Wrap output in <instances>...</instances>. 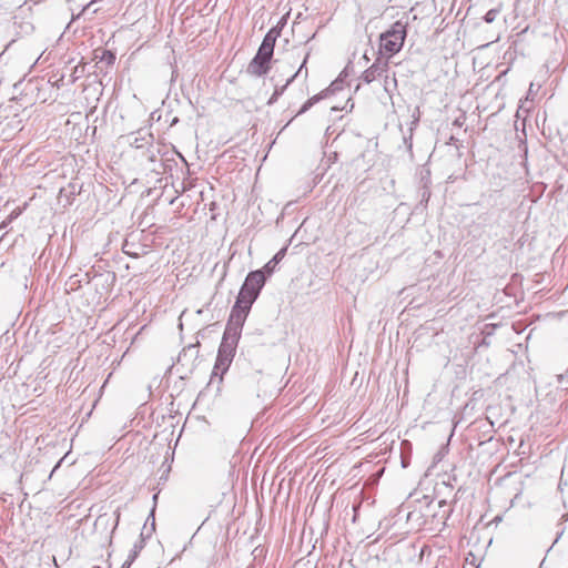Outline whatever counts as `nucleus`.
<instances>
[{"mask_svg":"<svg viewBox=\"0 0 568 568\" xmlns=\"http://www.w3.org/2000/svg\"><path fill=\"white\" fill-rule=\"evenodd\" d=\"M244 322L245 320L241 318L239 315H230L219 347L213 375L227 372L235 355Z\"/></svg>","mask_w":568,"mask_h":568,"instance_id":"obj_1","label":"nucleus"},{"mask_svg":"<svg viewBox=\"0 0 568 568\" xmlns=\"http://www.w3.org/2000/svg\"><path fill=\"white\" fill-rule=\"evenodd\" d=\"M265 282L266 275L264 274V271L256 270L250 272L246 275L243 285L241 286L240 293L230 315H239L241 318L246 320L250 310L258 297L261 290L265 285Z\"/></svg>","mask_w":568,"mask_h":568,"instance_id":"obj_2","label":"nucleus"},{"mask_svg":"<svg viewBox=\"0 0 568 568\" xmlns=\"http://www.w3.org/2000/svg\"><path fill=\"white\" fill-rule=\"evenodd\" d=\"M407 23L400 20L393 23L389 30L381 34V50L393 55L400 51L406 39Z\"/></svg>","mask_w":568,"mask_h":568,"instance_id":"obj_3","label":"nucleus"},{"mask_svg":"<svg viewBox=\"0 0 568 568\" xmlns=\"http://www.w3.org/2000/svg\"><path fill=\"white\" fill-rule=\"evenodd\" d=\"M271 60L262 57L260 54H255V57L251 60L247 65V73L254 77L265 75L271 69Z\"/></svg>","mask_w":568,"mask_h":568,"instance_id":"obj_4","label":"nucleus"},{"mask_svg":"<svg viewBox=\"0 0 568 568\" xmlns=\"http://www.w3.org/2000/svg\"><path fill=\"white\" fill-rule=\"evenodd\" d=\"M388 70L387 61H382L377 59L367 70H365L362 74V79L366 83H371L377 78L384 75Z\"/></svg>","mask_w":568,"mask_h":568,"instance_id":"obj_5","label":"nucleus"},{"mask_svg":"<svg viewBox=\"0 0 568 568\" xmlns=\"http://www.w3.org/2000/svg\"><path fill=\"white\" fill-rule=\"evenodd\" d=\"M144 546H145V537H144V534L141 532L140 534V538L134 542L132 549L130 550V552L128 555V558L122 564V568H130L131 565L138 558V556L141 552V550L144 548Z\"/></svg>","mask_w":568,"mask_h":568,"instance_id":"obj_6","label":"nucleus"},{"mask_svg":"<svg viewBox=\"0 0 568 568\" xmlns=\"http://www.w3.org/2000/svg\"><path fill=\"white\" fill-rule=\"evenodd\" d=\"M285 254L286 247H283L264 265L261 271H264L266 277L274 272L276 265L284 258Z\"/></svg>","mask_w":568,"mask_h":568,"instance_id":"obj_7","label":"nucleus"},{"mask_svg":"<svg viewBox=\"0 0 568 568\" xmlns=\"http://www.w3.org/2000/svg\"><path fill=\"white\" fill-rule=\"evenodd\" d=\"M307 57H308V55H306V57H305V59H304L303 63L301 64V67L298 68V70H297V71H296V72H295V73H294V74H293V75L287 80V82H286V83H285V85L281 89V91H280V92L275 91V93H274V94H273V97L271 98V101H270V102H272L273 100H275V99L277 98V95H278V94H281V93L285 90V88H286V87H287V85H288V84H290L294 79H296V78L301 77L302 74H303L304 79H306V78H307V70H305V71H304V73H303V69H304V67H305V64H306Z\"/></svg>","mask_w":568,"mask_h":568,"instance_id":"obj_8","label":"nucleus"},{"mask_svg":"<svg viewBox=\"0 0 568 568\" xmlns=\"http://www.w3.org/2000/svg\"><path fill=\"white\" fill-rule=\"evenodd\" d=\"M99 1L100 0H92V1H90L87 6L83 7L81 12L77 17H73V20L80 18L81 16H85V14H89V13L91 16L95 14L99 11V8L95 7V4Z\"/></svg>","mask_w":568,"mask_h":568,"instance_id":"obj_9","label":"nucleus"},{"mask_svg":"<svg viewBox=\"0 0 568 568\" xmlns=\"http://www.w3.org/2000/svg\"><path fill=\"white\" fill-rule=\"evenodd\" d=\"M256 53L272 60L274 47L262 42Z\"/></svg>","mask_w":568,"mask_h":568,"instance_id":"obj_10","label":"nucleus"},{"mask_svg":"<svg viewBox=\"0 0 568 568\" xmlns=\"http://www.w3.org/2000/svg\"><path fill=\"white\" fill-rule=\"evenodd\" d=\"M256 53L272 60L274 47L262 42Z\"/></svg>","mask_w":568,"mask_h":568,"instance_id":"obj_11","label":"nucleus"},{"mask_svg":"<svg viewBox=\"0 0 568 568\" xmlns=\"http://www.w3.org/2000/svg\"><path fill=\"white\" fill-rule=\"evenodd\" d=\"M321 100V95H314L311 99H308L303 106L301 108L298 114L306 112L310 110L316 102Z\"/></svg>","mask_w":568,"mask_h":568,"instance_id":"obj_12","label":"nucleus"},{"mask_svg":"<svg viewBox=\"0 0 568 568\" xmlns=\"http://www.w3.org/2000/svg\"><path fill=\"white\" fill-rule=\"evenodd\" d=\"M499 13V10L498 9H490L486 12V14L484 16V20L487 22V23H493L497 16Z\"/></svg>","mask_w":568,"mask_h":568,"instance_id":"obj_13","label":"nucleus"},{"mask_svg":"<svg viewBox=\"0 0 568 568\" xmlns=\"http://www.w3.org/2000/svg\"><path fill=\"white\" fill-rule=\"evenodd\" d=\"M101 60H105L108 62V64H112L114 62V60H115V55L111 51L103 50L102 51V55H101Z\"/></svg>","mask_w":568,"mask_h":568,"instance_id":"obj_14","label":"nucleus"},{"mask_svg":"<svg viewBox=\"0 0 568 568\" xmlns=\"http://www.w3.org/2000/svg\"><path fill=\"white\" fill-rule=\"evenodd\" d=\"M276 40H277L276 37H273L272 34L266 33L262 42L266 43L268 45L275 47Z\"/></svg>","mask_w":568,"mask_h":568,"instance_id":"obj_15","label":"nucleus"},{"mask_svg":"<svg viewBox=\"0 0 568 568\" xmlns=\"http://www.w3.org/2000/svg\"><path fill=\"white\" fill-rule=\"evenodd\" d=\"M282 30H283V28L281 26L276 24L273 28H271L267 33L272 34L273 37L278 38L281 36Z\"/></svg>","mask_w":568,"mask_h":568,"instance_id":"obj_16","label":"nucleus"},{"mask_svg":"<svg viewBox=\"0 0 568 568\" xmlns=\"http://www.w3.org/2000/svg\"><path fill=\"white\" fill-rule=\"evenodd\" d=\"M282 30H283V28L281 26L276 24L273 28H271L267 33L272 34L273 37L278 38L281 36Z\"/></svg>","mask_w":568,"mask_h":568,"instance_id":"obj_17","label":"nucleus"},{"mask_svg":"<svg viewBox=\"0 0 568 568\" xmlns=\"http://www.w3.org/2000/svg\"><path fill=\"white\" fill-rule=\"evenodd\" d=\"M16 217L14 214H11L7 220H4L1 224H0V231L2 230H6L8 227V225L12 222V220Z\"/></svg>","mask_w":568,"mask_h":568,"instance_id":"obj_18","label":"nucleus"},{"mask_svg":"<svg viewBox=\"0 0 568 568\" xmlns=\"http://www.w3.org/2000/svg\"><path fill=\"white\" fill-rule=\"evenodd\" d=\"M154 510H155V507H153V509L151 510L150 516H149V517H148V519H146V523H148L150 519H152V524H151V526H152V527H151V531H150V532H152V531L154 530V528H155ZM150 535H151V534H148V536H146V537H149Z\"/></svg>","mask_w":568,"mask_h":568,"instance_id":"obj_19","label":"nucleus"},{"mask_svg":"<svg viewBox=\"0 0 568 568\" xmlns=\"http://www.w3.org/2000/svg\"><path fill=\"white\" fill-rule=\"evenodd\" d=\"M287 18H288V13L284 14L280 21L277 22L278 26H281L282 28H284L287 23Z\"/></svg>","mask_w":568,"mask_h":568,"instance_id":"obj_20","label":"nucleus"},{"mask_svg":"<svg viewBox=\"0 0 568 568\" xmlns=\"http://www.w3.org/2000/svg\"><path fill=\"white\" fill-rule=\"evenodd\" d=\"M454 125L462 126V125H463V122H462L459 119H456V120L454 121Z\"/></svg>","mask_w":568,"mask_h":568,"instance_id":"obj_21","label":"nucleus"},{"mask_svg":"<svg viewBox=\"0 0 568 568\" xmlns=\"http://www.w3.org/2000/svg\"><path fill=\"white\" fill-rule=\"evenodd\" d=\"M119 518H120V515L118 514L116 521H115V526H114V528H113L112 532L115 530L116 526L119 525Z\"/></svg>","mask_w":568,"mask_h":568,"instance_id":"obj_22","label":"nucleus"},{"mask_svg":"<svg viewBox=\"0 0 568 568\" xmlns=\"http://www.w3.org/2000/svg\"><path fill=\"white\" fill-rule=\"evenodd\" d=\"M158 174L162 173L163 171L160 170V166H156L153 169Z\"/></svg>","mask_w":568,"mask_h":568,"instance_id":"obj_23","label":"nucleus"},{"mask_svg":"<svg viewBox=\"0 0 568 568\" xmlns=\"http://www.w3.org/2000/svg\"><path fill=\"white\" fill-rule=\"evenodd\" d=\"M158 174L162 173L163 171L160 170V166H156L153 169Z\"/></svg>","mask_w":568,"mask_h":568,"instance_id":"obj_24","label":"nucleus"},{"mask_svg":"<svg viewBox=\"0 0 568 568\" xmlns=\"http://www.w3.org/2000/svg\"><path fill=\"white\" fill-rule=\"evenodd\" d=\"M444 505H446V500H440L439 506H444Z\"/></svg>","mask_w":568,"mask_h":568,"instance_id":"obj_25","label":"nucleus"},{"mask_svg":"<svg viewBox=\"0 0 568 568\" xmlns=\"http://www.w3.org/2000/svg\"><path fill=\"white\" fill-rule=\"evenodd\" d=\"M160 166L164 171V163L160 162Z\"/></svg>","mask_w":568,"mask_h":568,"instance_id":"obj_26","label":"nucleus"}]
</instances>
